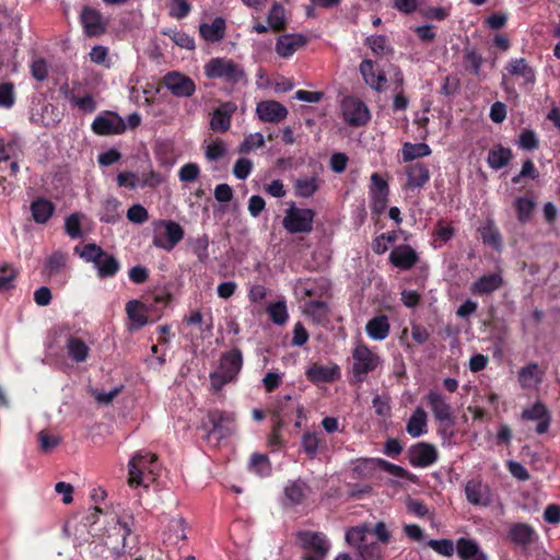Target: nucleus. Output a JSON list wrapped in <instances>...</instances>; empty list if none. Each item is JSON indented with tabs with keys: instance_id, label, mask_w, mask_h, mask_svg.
Listing matches in <instances>:
<instances>
[{
	"instance_id": "nucleus-1",
	"label": "nucleus",
	"mask_w": 560,
	"mask_h": 560,
	"mask_svg": "<svg viewBox=\"0 0 560 560\" xmlns=\"http://www.w3.org/2000/svg\"><path fill=\"white\" fill-rule=\"evenodd\" d=\"M133 525V517L130 515H113L100 529L97 538L106 544L108 548L113 550L114 555L122 557L126 555L128 539L131 537Z\"/></svg>"
},
{
	"instance_id": "nucleus-2",
	"label": "nucleus",
	"mask_w": 560,
	"mask_h": 560,
	"mask_svg": "<svg viewBox=\"0 0 560 560\" xmlns=\"http://www.w3.org/2000/svg\"><path fill=\"white\" fill-rule=\"evenodd\" d=\"M371 527L368 524L350 527L346 532V541L353 547L360 560H378L382 549L377 541L369 540Z\"/></svg>"
},
{
	"instance_id": "nucleus-3",
	"label": "nucleus",
	"mask_w": 560,
	"mask_h": 560,
	"mask_svg": "<svg viewBox=\"0 0 560 560\" xmlns=\"http://www.w3.org/2000/svg\"><path fill=\"white\" fill-rule=\"evenodd\" d=\"M243 366V355L240 349H232L221 355L217 371L210 374L211 387L218 392L225 384L235 380Z\"/></svg>"
},
{
	"instance_id": "nucleus-4",
	"label": "nucleus",
	"mask_w": 560,
	"mask_h": 560,
	"mask_svg": "<svg viewBox=\"0 0 560 560\" xmlns=\"http://www.w3.org/2000/svg\"><path fill=\"white\" fill-rule=\"evenodd\" d=\"M209 79H221L231 84L246 83V73L243 67L232 59L212 58L203 67Z\"/></svg>"
},
{
	"instance_id": "nucleus-5",
	"label": "nucleus",
	"mask_w": 560,
	"mask_h": 560,
	"mask_svg": "<svg viewBox=\"0 0 560 560\" xmlns=\"http://www.w3.org/2000/svg\"><path fill=\"white\" fill-rule=\"evenodd\" d=\"M352 374L357 383H362L370 372L381 363L380 357L365 345H358L352 351Z\"/></svg>"
},
{
	"instance_id": "nucleus-6",
	"label": "nucleus",
	"mask_w": 560,
	"mask_h": 560,
	"mask_svg": "<svg viewBox=\"0 0 560 560\" xmlns=\"http://www.w3.org/2000/svg\"><path fill=\"white\" fill-rule=\"evenodd\" d=\"M209 422L212 428L207 434L209 442L218 445L223 439H226L235 431V416L231 412L212 410L208 413Z\"/></svg>"
},
{
	"instance_id": "nucleus-7",
	"label": "nucleus",
	"mask_w": 560,
	"mask_h": 560,
	"mask_svg": "<svg viewBox=\"0 0 560 560\" xmlns=\"http://www.w3.org/2000/svg\"><path fill=\"white\" fill-rule=\"evenodd\" d=\"M315 212L312 209L296 208L291 205L285 210L283 228L292 234L310 233L313 230Z\"/></svg>"
},
{
	"instance_id": "nucleus-8",
	"label": "nucleus",
	"mask_w": 560,
	"mask_h": 560,
	"mask_svg": "<svg viewBox=\"0 0 560 560\" xmlns=\"http://www.w3.org/2000/svg\"><path fill=\"white\" fill-rule=\"evenodd\" d=\"M92 130L101 136L120 135L126 130V124L117 114L106 112L93 120Z\"/></svg>"
},
{
	"instance_id": "nucleus-9",
	"label": "nucleus",
	"mask_w": 560,
	"mask_h": 560,
	"mask_svg": "<svg viewBox=\"0 0 560 560\" xmlns=\"http://www.w3.org/2000/svg\"><path fill=\"white\" fill-rule=\"evenodd\" d=\"M166 89L176 97H189L195 93L196 84L187 75L170 72L163 78Z\"/></svg>"
},
{
	"instance_id": "nucleus-10",
	"label": "nucleus",
	"mask_w": 560,
	"mask_h": 560,
	"mask_svg": "<svg viewBox=\"0 0 560 560\" xmlns=\"http://www.w3.org/2000/svg\"><path fill=\"white\" fill-rule=\"evenodd\" d=\"M345 120L351 126H363L370 119L366 105L355 98L349 97L342 102Z\"/></svg>"
},
{
	"instance_id": "nucleus-11",
	"label": "nucleus",
	"mask_w": 560,
	"mask_h": 560,
	"mask_svg": "<svg viewBox=\"0 0 560 560\" xmlns=\"http://www.w3.org/2000/svg\"><path fill=\"white\" fill-rule=\"evenodd\" d=\"M408 459L415 467H428L436 462L438 452L432 444L419 442L408 450Z\"/></svg>"
},
{
	"instance_id": "nucleus-12",
	"label": "nucleus",
	"mask_w": 560,
	"mask_h": 560,
	"mask_svg": "<svg viewBox=\"0 0 560 560\" xmlns=\"http://www.w3.org/2000/svg\"><path fill=\"white\" fill-rule=\"evenodd\" d=\"M522 419L528 421H538L536 432L538 434L546 433L551 422V413L541 402L536 401L530 408L523 410Z\"/></svg>"
},
{
	"instance_id": "nucleus-13",
	"label": "nucleus",
	"mask_w": 560,
	"mask_h": 560,
	"mask_svg": "<svg viewBox=\"0 0 560 560\" xmlns=\"http://www.w3.org/2000/svg\"><path fill=\"white\" fill-rule=\"evenodd\" d=\"M418 260L419 255L410 245H398L389 255L390 264L401 270H409Z\"/></svg>"
},
{
	"instance_id": "nucleus-14",
	"label": "nucleus",
	"mask_w": 560,
	"mask_h": 560,
	"mask_svg": "<svg viewBox=\"0 0 560 560\" xmlns=\"http://www.w3.org/2000/svg\"><path fill=\"white\" fill-rule=\"evenodd\" d=\"M156 456L151 453H137L128 463V483L129 486L142 485V472L147 468V463H152Z\"/></svg>"
},
{
	"instance_id": "nucleus-15",
	"label": "nucleus",
	"mask_w": 560,
	"mask_h": 560,
	"mask_svg": "<svg viewBox=\"0 0 560 560\" xmlns=\"http://www.w3.org/2000/svg\"><path fill=\"white\" fill-rule=\"evenodd\" d=\"M256 114L262 121L279 122L288 116V109L277 101H262L257 104Z\"/></svg>"
},
{
	"instance_id": "nucleus-16",
	"label": "nucleus",
	"mask_w": 560,
	"mask_h": 560,
	"mask_svg": "<svg viewBox=\"0 0 560 560\" xmlns=\"http://www.w3.org/2000/svg\"><path fill=\"white\" fill-rule=\"evenodd\" d=\"M236 104L233 102L222 103L212 114L210 127L213 131L225 132L231 126L232 115L236 112Z\"/></svg>"
},
{
	"instance_id": "nucleus-17",
	"label": "nucleus",
	"mask_w": 560,
	"mask_h": 560,
	"mask_svg": "<svg viewBox=\"0 0 560 560\" xmlns=\"http://www.w3.org/2000/svg\"><path fill=\"white\" fill-rule=\"evenodd\" d=\"M298 538L303 549L311 550L314 553H320V556H327L329 544L322 533L300 532Z\"/></svg>"
},
{
	"instance_id": "nucleus-18",
	"label": "nucleus",
	"mask_w": 560,
	"mask_h": 560,
	"mask_svg": "<svg viewBox=\"0 0 560 560\" xmlns=\"http://www.w3.org/2000/svg\"><path fill=\"white\" fill-rule=\"evenodd\" d=\"M407 188H422L430 179L429 167L422 162L411 163L406 166Z\"/></svg>"
},
{
	"instance_id": "nucleus-19",
	"label": "nucleus",
	"mask_w": 560,
	"mask_h": 560,
	"mask_svg": "<svg viewBox=\"0 0 560 560\" xmlns=\"http://www.w3.org/2000/svg\"><path fill=\"white\" fill-rule=\"evenodd\" d=\"M467 500L474 505L487 506L491 504V493L487 485L477 480H469L465 487Z\"/></svg>"
},
{
	"instance_id": "nucleus-20",
	"label": "nucleus",
	"mask_w": 560,
	"mask_h": 560,
	"mask_svg": "<svg viewBox=\"0 0 560 560\" xmlns=\"http://www.w3.org/2000/svg\"><path fill=\"white\" fill-rule=\"evenodd\" d=\"M165 228L166 241L158 237L153 240L154 246L165 250H172L184 237L183 228L175 221H163Z\"/></svg>"
},
{
	"instance_id": "nucleus-21",
	"label": "nucleus",
	"mask_w": 560,
	"mask_h": 560,
	"mask_svg": "<svg viewBox=\"0 0 560 560\" xmlns=\"http://www.w3.org/2000/svg\"><path fill=\"white\" fill-rule=\"evenodd\" d=\"M429 406L439 422H452V408L446 398L436 392L428 395Z\"/></svg>"
},
{
	"instance_id": "nucleus-22",
	"label": "nucleus",
	"mask_w": 560,
	"mask_h": 560,
	"mask_svg": "<svg viewBox=\"0 0 560 560\" xmlns=\"http://www.w3.org/2000/svg\"><path fill=\"white\" fill-rule=\"evenodd\" d=\"M306 38L302 34H285L277 39L276 51L281 57H290L298 49L303 47Z\"/></svg>"
},
{
	"instance_id": "nucleus-23",
	"label": "nucleus",
	"mask_w": 560,
	"mask_h": 560,
	"mask_svg": "<svg viewBox=\"0 0 560 560\" xmlns=\"http://www.w3.org/2000/svg\"><path fill=\"white\" fill-rule=\"evenodd\" d=\"M80 18L83 28L89 36H97L104 32L102 16L96 10L84 7Z\"/></svg>"
},
{
	"instance_id": "nucleus-24",
	"label": "nucleus",
	"mask_w": 560,
	"mask_h": 560,
	"mask_svg": "<svg viewBox=\"0 0 560 560\" xmlns=\"http://www.w3.org/2000/svg\"><path fill=\"white\" fill-rule=\"evenodd\" d=\"M503 283L499 273H489L480 277L471 284V292L479 295H488L500 289Z\"/></svg>"
},
{
	"instance_id": "nucleus-25",
	"label": "nucleus",
	"mask_w": 560,
	"mask_h": 560,
	"mask_svg": "<svg viewBox=\"0 0 560 560\" xmlns=\"http://www.w3.org/2000/svg\"><path fill=\"white\" fill-rule=\"evenodd\" d=\"M479 233L485 245L490 246L499 253L502 250V235L493 220L488 219L486 223L479 228Z\"/></svg>"
},
{
	"instance_id": "nucleus-26",
	"label": "nucleus",
	"mask_w": 560,
	"mask_h": 560,
	"mask_svg": "<svg viewBox=\"0 0 560 560\" xmlns=\"http://www.w3.org/2000/svg\"><path fill=\"white\" fill-rule=\"evenodd\" d=\"M201 37L210 43H217L223 39L225 34V20L221 16L215 18L210 24L201 23L199 25Z\"/></svg>"
},
{
	"instance_id": "nucleus-27",
	"label": "nucleus",
	"mask_w": 560,
	"mask_h": 560,
	"mask_svg": "<svg viewBox=\"0 0 560 560\" xmlns=\"http://www.w3.org/2000/svg\"><path fill=\"white\" fill-rule=\"evenodd\" d=\"M306 376L313 383H328L338 378L339 369L337 365L325 366L315 363L307 369Z\"/></svg>"
},
{
	"instance_id": "nucleus-28",
	"label": "nucleus",
	"mask_w": 560,
	"mask_h": 560,
	"mask_svg": "<svg viewBox=\"0 0 560 560\" xmlns=\"http://www.w3.org/2000/svg\"><path fill=\"white\" fill-rule=\"evenodd\" d=\"M509 537L514 544L527 547L536 538V533L528 524L516 523L511 526Z\"/></svg>"
},
{
	"instance_id": "nucleus-29",
	"label": "nucleus",
	"mask_w": 560,
	"mask_h": 560,
	"mask_svg": "<svg viewBox=\"0 0 560 560\" xmlns=\"http://www.w3.org/2000/svg\"><path fill=\"white\" fill-rule=\"evenodd\" d=\"M456 550L463 560H487V556L472 539L459 538L456 542Z\"/></svg>"
},
{
	"instance_id": "nucleus-30",
	"label": "nucleus",
	"mask_w": 560,
	"mask_h": 560,
	"mask_svg": "<svg viewBox=\"0 0 560 560\" xmlns=\"http://www.w3.org/2000/svg\"><path fill=\"white\" fill-rule=\"evenodd\" d=\"M33 220L38 224H45L54 214L55 206L46 198H37L31 203Z\"/></svg>"
},
{
	"instance_id": "nucleus-31",
	"label": "nucleus",
	"mask_w": 560,
	"mask_h": 560,
	"mask_svg": "<svg viewBox=\"0 0 560 560\" xmlns=\"http://www.w3.org/2000/svg\"><path fill=\"white\" fill-rule=\"evenodd\" d=\"M120 558L119 555H114L113 550L98 538L90 542L85 553V560H118Z\"/></svg>"
},
{
	"instance_id": "nucleus-32",
	"label": "nucleus",
	"mask_w": 560,
	"mask_h": 560,
	"mask_svg": "<svg viewBox=\"0 0 560 560\" xmlns=\"http://www.w3.org/2000/svg\"><path fill=\"white\" fill-rule=\"evenodd\" d=\"M544 372L536 363L522 368L518 372V380L524 388H535L542 382Z\"/></svg>"
},
{
	"instance_id": "nucleus-33",
	"label": "nucleus",
	"mask_w": 560,
	"mask_h": 560,
	"mask_svg": "<svg viewBox=\"0 0 560 560\" xmlns=\"http://www.w3.org/2000/svg\"><path fill=\"white\" fill-rule=\"evenodd\" d=\"M506 69L512 75L522 77L524 85L534 84L535 71L527 65L524 58L512 59Z\"/></svg>"
},
{
	"instance_id": "nucleus-34",
	"label": "nucleus",
	"mask_w": 560,
	"mask_h": 560,
	"mask_svg": "<svg viewBox=\"0 0 560 560\" xmlns=\"http://www.w3.org/2000/svg\"><path fill=\"white\" fill-rule=\"evenodd\" d=\"M512 159V151L509 148L497 145L488 153L487 162L493 170H500L509 164Z\"/></svg>"
},
{
	"instance_id": "nucleus-35",
	"label": "nucleus",
	"mask_w": 560,
	"mask_h": 560,
	"mask_svg": "<svg viewBox=\"0 0 560 560\" xmlns=\"http://www.w3.org/2000/svg\"><path fill=\"white\" fill-rule=\"evenodd\" d=\"M425 427L427 413L422 408H417L407 422L406 431L412 438H419L425 432Z\"/></svg>"
},
{
	"instance_id": "nucleus-36",
	"label": "nucleus",
	"mask_w": 560,
	"mask_h": 560,
	"mask_svg": "<svg viewBox=\"0 0 560 560\" xmlns=\"http://www.w3.org/2000/svg\"><path fill=\"white\" fill-rule=\"evenodd\" d=\"M365 330L370 338L374 340H384L389 332L387 317H372L366 324Z\"/></svg>"
},
{
	"instance_id": "nucleus-37",
	"label": "nucleus",
	"mask_w": 560,
	"mask_h": 560,
	"mask_svg": "<svg viewBox=\"0 0 560 560\" xmlns=\"http://www.w3.org/2000/svg\"><path fill=\"white\" fill-rule=\"evenodd\" d=\"M172 303V296L164 290H159L145 301V312L162 313Z\"/></svg>"
},
{
	"instance_id": "nucleus-38",
	"label": "nucleus",
	"mask_w": 560,
	"mask_h": 560,
	"mask_svg": "<svg viewBox=\"0 0 560 560\" xmlns=\"http://www.w3.org/2000/svg\"><path fill=\"white\" fill-rule=\"evenodd\" d=\"M66 348L69 357L75 362H83L89 354V347L83 340L74 336H69L67 339Z\"/></svg>"
},
{
	"instance_id": "nucleus-39",
	"label": "nucleus",
	"mask_w": 560,
	"mask_h": 560,
	"mask_svg": "<svg viewBox=\"0 0 560 560\" xmlns=\"http://www.w3.org/2000/svg\"><path fill=\"white\" fill-rule=\"evenodd\" d=\"M535 207L536 202L532 198L526 196L517 197L514 200V208L516 210L517 220L523 224L529 222Z\"/></svg>"
},
{
	"instance_id": "nucleus-40",
	"label": "nucleus",
	"mask_w": 560,
	"mask_h": 560,
	"mask_svg": "<svg viewBox=\"0 0 560 560\" xmlns=\"http://www.w3.org/2000/svg\"><path fill=\"white\" fill-rule=\"evenodd\" d=\"M97 269V275L100 278H110L114 277L118 270L120 269L119 261L107 253L100 258L98 264L94 265Z\"/></svg>"
},
{
	"instance_id": "nucleus-41",
	"label": "nucleus",
	"mask_w": 560,
	"mask_h": 560,
	"mask_svg": "<svg viewBox=\"0 0 560 560\" xmlns=\"http://www.w3.org/2000/svg\"><path fill=\"white\" fill-rule=\"evenodd\" d=\"M365 465H371V466H377L378 468H381L382 470L384 471H387L389 472L390 475H394L396 477H399V478H405V479H409V480H415V476H412L409 471H407L405 468H402L401 466H398V465H395V464H392L385 459H366L364 462Z\"/></svg>"
},
{
	"instance_id": "nucleus-42",
	"label": "nucleus",
	"mask_w": 560,
	"mask_h": 560,
	"mask_svg": "<svg viewBox=\"0 0 560 560\" xmlns=\"http://www.w3.org/2000/svg\"><path fill=\"white\" fill-rule=\"evenodd\" d=\"M291 396L285 395L278 401V406L275 408L272 417L273 422L279 419H283L284 423L287 422V418L295 410L298 412L299 418L302 417V407L298 405H290Z\"/></svg>"
},
{
	"instance_id": "nucleus-43",
	"label": "nucleus",
	"mask_w": 560,
	"mask_h": 560,
	"mask_svg": "<svg viewBox=\"0 0 560 560\" xmlns=\"http://www.w3.org/2000/svg\"><path fill=\"white\" fill-rule=\"evenodd\" d=\"M431 154V149L425 143L406 142L402 147V159L405 162L413 161Z\"/></svg>"
},
{
	"instance_id": "nucleus-44",
	"label": "nucleus",
	"mask_w": 560,
	"mask_h": 560,
	"mask_svg": "<svg viewBox=\"0 0 560 560\" xmlns=\"http://www.w3.org/2000/svg\"><path fill=\"white\" fill-rule=\"evenodd\" d=\"M267 22L269 28L275 32H280L285 27L284 8L280 3H275L271 7L267 15Z\"/></svg>"
},
{
	"instance_id": "nucleus-45",
	"label": "nucleus",
	"mask_w": 560,
	"mask_h": 560,
	"mask_svg": "<svg viewBox=\"0 0 560 560\" xmlns=\"http://www.w3.org/2000/svg\"><path fill=\"white\" fill-rule=\"evenodd\" d=\"M67 262V254L61 250H55L46 260L45 272L48 276L60 273Z\"/></svg>"
},
{
	"instance_id": "nucleus-46",
	"label": "nucleus",
	"mask_w": 560,
	"mask_h": 560,
	"mask_svg": "<svg viewBox=\"0 0 560 560\" xmlns=\"http://www.w3.org/2000/svg\"><path fill=\"white\" fill-rule=\"evenodd\" d=\"M295 195L303 198H308L318 189L316 177L298 178L294 183Z\"/></svg>"
},
{
	"instance_id": "nucleus-47",
	"label": "nucleus",
	"mask_w": 560,
	"mask_h": 560,
	"mask_svg": "<svg viewBox=\"0 0 560 560\" xmlns=\"http://www.w3.org/2000/svg\"><path fill=\"white\" fill-rule=\"evenodd\" d=\"M249 468L261 477L269 476L271 471V465L268 456L259 453L253 454L249 462Z\"/></svg>"
},
{
	"instance_id": "nucleus-48",
	"label": "nucleus",
	"mask_w": 560,
	"mask_h": 560,
	"mask_svg": "<svg viewBox=\"0 0 560 560\" xmlns=\"http://www.w3.org/2000/svg\"><path fill=\"white\" fill-rule=\"evenodd\" d=\"M305 490H306V485L304 482H302L301 480H296L285 487V489H284L285 498L292 504H299L303 501V499L305 497Z\"/></svg>"
},
{
	"instance_id": "nucleus-49",
	"label": "nucleus",
	"mask_w": 560,
	"mask_h": 560,
	"mask_svg": "<svg viewBox=\"0 0 560 560\" xmlns=\"http://www.w3.org/2000/svg\"><path fill=\"white\" fill-rule=\"evenodd\" d=\"M74 252L78 253L85 261L93 262L94 265L98 264L100 258L105 254L102 247L94 243L84 245L81 252H79V247L77 246Z\"/></svg>"
},
{
	"instance_id": "nucleus-50",
	"label": "nucleus",
	"mask_w": 560,
	"mask_h": 560,
	"mask_svg": "<svg viewBox=\"0 0 560 560\" xmlns=\"http://www.w3.org/2000/svg\"><path fill=\"white\" fill-rule=\"evenodd\" d=\"M164 35H167L174 44L182 48H186L189 50H192L195 48V40L192 37H190L185 32L178 31V30H172L168 28L163 32Z\"/></svg>"
},
{
	"instance_id": "nucleus-51",
	"label": "nucleus",
	"mask_w": 560,
	"mask_h": 560,
	"mask_svg": "<svg viewBox=\"0 0 560 560\" xmlns=\"http://www.w3.org/2000/svg\"><path fill=\"white\" fill-rule=\"evenodd\" d=\"M366 44L376 55H389L393 48L388 45L387 38L384 35L370 36L366 38Z\"/></svg>"
},
{
	"instance_id": "nucleus-52",
	"label": "nucleus",
	"mask_w": 560,
	"mask_h": 560,
	"mask_svg": "<svg viewBox=\"0 0 560 560\" xmlns=\"http://www.w3.org/2000/svg\"><path fill=\"white\" fill-rule=\"evenodd\" d=\"M185 528L186 522L184 518H173L168 525L170 534L167 539L174 544H176L178 540H185L187 538Z\"/></svg>"
},
{
	"instance_id": "nucleus-53",
	"label": "nucleus",
	"mask_w": 560,
	"mask_h": 560,
	"mask_svg": "<svg viewBox=\"0 0 560 560\" xmlns=\"http://www.w3.org/2000/svg\"><path fill=\"white\" fill-rule=\"evenodd\" d=\"M464 58L466 63L470 66L471 72L475 75H479L480 68L483 62V58L481 57V55L472 48H465Z\"/></svg>"
},
{
	"instance_id": "nucleus-54",
	"label": "nucleus",
	"mask_w": 560,
	"mask_h": 560,
	"mask_svg": "<svg viewBox=\"0 0 560 560\" xmlns=\"http://www.w3.org/2000/svg\"><path fill=\"white\" fill-rule=\"evenodd\" d=\"M319 439L316 433L306 432L302 438V446L304 452L314 458L318 451Z\"/></svg>"
},
{
	"instance_id": "nucleus-55",
	"label": "nucleus",
	"mask_w": 560,
	"mask_h": 560,
	"mask_svg": "<svg viewBox=\"0 0 560 560\" xmlns=\"http://www.w3.org/2000/svg\"><path fill=\"white\" fill-rule=\"evenodd\" d=\"M360 72L364 79V82L371 86V89L376 88V78L377 74L374 72V63L370 59H364L360 63Z\"/></svg>"
},
{
	"instance_id": "nucleus-56",
	"label": "nucleus",
	"mask_w": 560,
	"mask_h": 560,
	"mask_svg": "<svg viewBox=\"0 0 560 560\" xmlns=\"http://www.w3.org/2000/svg\"><path fill=\"white\" fill-rule=\"evenodd\" d=\"M212 327L211 317H185L183 328H196L200 331L210 330Z\"/></svg>"
},
{
	"instance_id": "nucleus-57",
	"label": "nucleus",
	"mask_w": 560,
	"mask_h": 560,
	"mask_svg": "<svg viewBox=\"0 0 560 560\" xmlns=\"http://www.w3.org/2000/svg\"><path fill=\"white\" fill-rule=\"evenodd\" d=\"M428 545L438 553L451 557L454 553V544L450 539H431Z\"/></svg>"
},
{
	"instance_id": "nucleus-58",
	"label": "nucleus",
	"mask_w": 560,
	"mask_h": 560,
	"mask_svg": "<svg viewBox=\"0 0 560 560\" xmlns=\"http://www.w3.org/2000/svg\"><path fill=\"white\" fill-rule=\"evenodd\" d=\"M208 246L209 241L206 235L197 237L191 243L192 252L201 262H205L208 259Z\"/></svg>"
},
{
	"instance_id": "nucleus-59",
	"label": "nucleus",
	"mask_w": 560,
	"mask_h": 560,
	"mask_svg": "<svg viewBox=\"0 0 560 560\" xmlns=\"http://www.w3.org/2000/svg\"><path fill=\"white\" fill-rule=\"evenodd\" d=\"M265 143L260 132L248 135L240 145L241 153H248L254 148H260Z\"/></svg>"
},
{
	"instance_id": "nucleus-60",
	"label": "nucleus",
	"mask_w": 560,
	"mask_h": 560,
	"mask_svg": "<svg viewBox=\"0 0 560 560\" xmlns=\"http://www.w3.org/2000/svg\"><path fill=\"white\" fill-rule=\"evenodd\" d=\"M16 276L18 271L11 265H0V290L10 288Z\"/></svg>"
},
{
	"instance_id": "nucleus-61",
	"label": "nucleus",
	"mask_w": 560,
	"mask_h": 560,
	"mask_svg": "<svg viewBox=\"0 0 560 560\" xmlns=\"http://www.w3.org/2000/svg\"><path fill=\"white\" fill-rule=\"evenodd\" d=\"M127 219L130 222L142 224L149 219V213L143 206L137 203L128 209Z\"/></svg>"
},
{
	"instance_id": "nucleus-62",
	"label": "nucleus",
	"mask_w": 560,
	"mask_h": 560,
	"mask_svg": "<svg viewBox=\"0 0 560 560\" xmlns=\"http://www.w3.org/2000/svg\"><path fill=\"white\" fill-rule=\"evenodd\" d=\"M253 170V163L250 160L241 158L233 166V174L238 179H246Z\"/></svg>"
},
{
	"instance_id": "nucleus-63",
	"label": "nucleus",
	"mask_w": 560,
	"mask_h": 560,
	"mask_svg": "<svg viewBox=\"0 0 560 560\" xmlns=\"http://www.w3.org/2000/svg\"><path fill=\"white\" fill-rule=\"evenodd\" d=\"M190 4L187 0H172L170 7V15L175 19H183L190 12Z\"/></svg>"
},
{
	"instance_id": "nucleus-64",
	"label": "nucleus",
	"mask_w": 560,
	"mask_h": 560,
	"mask_svg": "<svg viewBox=\"0 0 560 560\" xmlns=\"http://www.w3.org/2000/svg\"><path fill=\"white\" fill-rule=\"evenodd\" d=\"M199 166L195 163H187L183 165L178 172V177L182 182L191 183L199 176Z\"/></svg>"
}]
</instances>
